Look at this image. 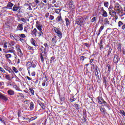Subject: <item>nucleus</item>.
Segmentation results:
<instances>
[{"label": "nucleus", "mask_w": 125, "mask_h": 125, "mask_svg": "<svg viewBox=\"0 0 125 125\" xmlns=\"http://www.w3.org/2000/svg\"><path fill=\"white\" fill-rule=\"evenodd\" d=\"M36 27L40 31L39 32H38V36L39 37H42L43 35V32H42V24L37 22H36Z\"/></svg>", "instance_id": "nucleus-1"}, {"label": "nucleus", "mask_w": 125, "mask_h": 125, "mask_svg": "<svg viewBox=\"0 0 125 125\" xmlns=\"http://www.w3.org/2000/svg\"><path fill=\"white\" fill-rule=\"evenodd\" d=\"M53 32H54L56 33V34L57 35L58 37L60 38V39L62 38V32L61 31H60V29L58 28L54 27L52 28Z\"/></svg>", "instance_id": "nucleus-2"}, {"label": "nucleus", "mask_w": 125, "mask_h": 125, "mask_svg": "<svg viewBox=\"0 0 125 125\" xmlns=\"http://www.w3.org/2000/svg\"><path fill=\"white\" fill-rule=\"evenodd\" d=\"M114 10L118 14H120V13H122V12H123V8H122L120 4H117L114 7Z\"/></svg>", "instance_id": "nucleus-3"}, {"label": "nucleus", "mask_w": 125, "mask_h": 125, "mask_svg": "<svg viewBox=\"0 0 125 125\" xmlns=\"http://www.w3.org/2000/svg\"><path fill=\"white\" fill-rule=\"evenodd\" d=\"M86 20V18H81L80 19H78L77 21V23L78 25H79L80 26H83L84 24V22H85Z\"/></svg>", "instance_id": "nucleus-4"}, {"label": "nucleus", "mask_w": 125, "mask_h": 125, "mask_svg": "<svg viewBox=\"0 0 125 125\" xmlns=\"http://www.w3.org/2000/svg\"><path fill=\"white\" fill-rule=\"evenodd\" d=\"M68 5L69 6L70 9H75V5H74V1L73 0H69L68 2Z\"/></svg>", "instance_id": "nucleus-5"}, {"label": "nucleus", "mask_w": 125, "mask_h": 125, "mask_svg": "<svg viewBox=\"0 0 125 125\" xmlns=\"http://www.w3.org/2000/svg\"><path fill=\"white\" fill-rule=\"evenodd\" d=\"M0 99H1L2 100H3L5 102L8 100L7 97H6L5 95L2 94L1 93H0Z\"/></svg>", "instance_id": "nucleus-6"}, {"label": "nucleus", "mask_w": 125, "mask_h": 125, "mask_svg": "<svg viewBox=\"0 0 125 125\" xmlns=\"http://www.w3.org/2000/svg\"><path fill=\"white\" fill-rule=\"evenodd\" d=\"M15 52L14 47H12V48H10L9 50L5 51V53H14Z\"/></svg>", "instance_id": "nucleus-7"}, {"label": "nucleus", "mask_w": 125, "mask_h": 125, "mask_svg": "<svg viewBox=\"0 0 125 125\" xmlns=\"http://www.w3.org/2000/svg\"><path fill=\"white\" fill-rule=\"evenodd\" d=\"M17 31H23V24H19L17 27Z\"/></svg>", "instance_id": "nucleus-8"}, {"label": "nucleus", "mask_w": 125, "mask_h": 125, "mask_svg": "<svg viewBox=\"0 0 125 125\" xmlns=\"http://www.w3.org/2000/svg\"><path fill=\"white\" fill-rule=\"evenodd\" d=\"M117 13L115 12L114 10L110 11V12H109V14L113 17H116V16H117Z\"/></svg>", "instance_id": "nucleus-9"}, {"label": "nucleus", "mask_w": 125, "mask_h": 125, "mask_svg": "<svg viewBox=\"0 0 125 125\" xmlns=\"http://www.w3.org/2000/svg\"><path fill=\"white\" fill-rule=\"evenodd\" d=\"M113 60L114 63H118L119 62V56L117 55H115Z\"/></svg>", "instance_id": "nucleus-10"}, {"label": "nucleus", "mask_w": 125, "mask_h": 125, "mask_svg": "<svg viewBox=\"0 0 125 125\" xmlns=\"http://www.w3.org/2000/svg\"><path fill=\"white\" fill-rule=\"evenodd\" d=\"M32 35H34L35 36L39 35V32H38V30L36 28H34L33 30H32Z\"/></svg>", "instance_id": "nucleus-11"}, {"label": "nucleus", "mask_w": 125, "mask_h": 125, "mask_svg": "<svg viewBox=\"0 0 125 125\" xmlns=\"http://www.w3.org/2000/svg\"><path fill=\"white\" fill-rule=\"evenodd\" d=\"M98 102L99 104H103V102H104V100L102 97H99L98 98Z\"/></svg>", "instance_id": "nucleus-12"}, {"label": "nucleus", "mask_w": 125, "mask_h": 125, "mask_svg": "<svg viewBox=\"0 0 125 125\" xmlns=\"http://www.w3.org/2000/svg\"><path fill=\"white\" fill-rule=\"evenodd\" d=\"M13 3L11 2H9L7 5V8H9V9H12V6H13Z\"/></svg>", "instance_id": "nucleus-13"}, {"label": "nucleus", "mask_w": 125, "mask_h": 125, "mask_svg": "<svg viewBox=\"0 0 125 125\" xmlns=\"http://www.w3.org/2000/svg\"><path fill=\"white\" fill-rule=\"evenodd\" d=\"M104 25H109L110 24V21L108 20V18H105L104 20Z\"/></svg>", "instance_id": "nucleus-14"}, {"label": "nucleus", "mask_w": 125, "mask_h": 125, "mask_svg": "<svg viewBox=\"0 0 125 125\" xmlns=\"http://www.w3.org/2000/svg\"><path fill=\"white\" fill-rule=\"evenodd\" d=\"M52 42L53 44H55V43H56V42H57V40H56V36H54L52 39Z\"/></svg>", "instance_id": "nucleus-15"}, {"label": "nucleus", "mask_w": 125, "mask_h": 125, "mask_svg": "<svg viewBox=\"0 0 125 125\" xmlns=\"http://www.w3.org/2000/svg\"><path fill=\"white\" fill-rule=\"evenodd\" d=\"M7 93L9 95H14V91L12 90H9L7 91Z\"/></svg>", "instance_id": "nucleus-16"}, {"label": "nucleus", "mask_w": 125, "mask_h": 125, "mask_svg": "<svg viewBox=\"0 0 125 125\" xmlns=\"http://www.w3.org/2000/svg\"><path fill=\"white\" fill-rule=\"evenodd\" d=\"M104 29V25L101 26L99 30V32L98 33L97 35L98 36H99L100 35L101 32H102V30Z\"/></svg>", "instance_id": "nucleus-17"}, {"label": "nucleus", "mask_w": 125, "mask_h": 125, "mask_svg": "<svg viewBox=\"0 0 125 125\" xmlns=\"http://www.w3.org/2000/svg\"><path fill=\"white\" fill-rule=\"evenodd\" d=\"M26 66L27 67V69H30V68H32V62H28L27 63Z\"/></svg>", "instance_id": "nucleus-18"}, {"label": "nucleus", "mask_w": 125, "mask_h": 125, "mask_svg": "<svg viewBox=\"0 0 125 125\" xmlns=\"http://www.w3.org/2000/svg\"><path fill=\"white\" fill-rule=\"evenodd\" d=\"M21 21H22V22H23V23H27V21H28V22L29 21V19H25L23 18H21Z\"/></svg>", "instance_id": "nucleus-19"}, {"label": "nucleus", "mask_w": 125, "mask_h": 125, "mask_svg": "<svg viewBox=\"0 0 125 125\" xmlns=\"http://www.w3.org/2000/svg\"><path fill=\"white\" fill-rule=\"evenodd\" d=\"M0 122L2 124H5V118L4 117H0Z\"/></svg>", "instance_id": "nucleus-20"}, {"label": "nucleus", "mask_w": 125, "mask_h": 125, "mask_svg": "<svg viewBox=\"0 0 125 125\" xmlns=\"http://www.w3.org/2000/svg\"><path fill=\"white\" fill-rule=\"evenodd\" d=\"M65 22H66V25L67 26H68L69 25H70V21L69 20V19L65 18Z\"/></svg>", "instance_id": "nucleus-21"}, {"label": "nucleus", "mask_w": 125, "mask_h": 125, "mask_svg": "<svg viewBox=\"0 0 125 125\" xmlns=\"http://www.w3.org/2000/svg\"><path fill=\"white\" fill-rule=\"evenodd\" d=\"M101 112L102 114H106V109L104 108H101L100 109Z\"/></svg>", "instance_id": "nucleus-22"}, {"label": "nucleus", "mask_w": 125, "mask_h": 125, "mask_svg": "<svg viewBox=\"0 0 125 125\" xmlns=\"http://www.w3.org/2000/svg\"><path fill=\"white\" fill-rule=\"evenodd\" d=\"M5 57L6 59H8L9 58H11V57H12V56L10 54H6V55H5Z\"/></svg>", "instance_id": "nucleus-23"}, {"label": "nucleus", "mask_w": 125, "mask_h": 125, "mask_svg": "<svg viewBox=\"0 0 125 125\" xmlns=\"http://www.w3.org/2000/svg\"><path fill=\"white\" fill-rule=\"evenodd\" d=\"M19 8H20L19 6H14L13 7V11H17V10H18V9H19Z\"/></svg>", "instance_id": "nucleus-24"}, {"label": "nucleus", "mask_w": 125, "mask_h": 125, "mask_svg": "<svg viewBox=\"0 0 125 125\" xmlns=\"http://www.w3.org/2000/svg\"><path fill=\"white\" fill-rule=\"evenodd\" d=\"M31 42L33 44V45H34V46H36V41L34 39L31 38Z\"/></svg>", "instance_id": "nucleus-25"}, {"label": "nucleus", "mask_w": 125, "mask_h": 125, "mask_svg": "<svg viewBox=\"0 0 125 125\" xmlns=\"http://www.w3.org/2000/svg\"><path fill=\"white\" fill-rule=\"evenodd\" d=\"M39 105H40L43 110H44L45 109V106H44V104L40 103L39 104Z\"/></svg>", "instance_id": "nucleus-26"}, {"label": "nucleus", "mask_w": 125, "mask_h": 125, "mask_svg": "<svg viewBox=\"0 0 125 125\" xmlns=\"http://www.w3.org/2000/svg\"><path fill=\"white\" fill-rule=\"evenodd\" d=\"M103 16L104 17H107L108 16V14L107 13V12L106 11H104L103 12Z\"/></svg>", "instance_id": "nucleus-27"}, {"label": "nucleus", "mask_w": 125, "mask_h": 125, "mask_svg": "<svg viewBox=\"0 0 125 125\" xmlns=\"http://www.w3.org/2000/svg\"><path fill=\"white\" fill-rule=\"evenodd\" d=\"M29 90H30L31 94H32V95H35V91H34V89H33V88H29Z\"/></svg>", "instance_id": "nucleus-28"}, {"label": "nucleus", "mask_w": 125, "mask_h": 125, "mask_svg": "<svg viewBox=\"0 0 125 125\" xmlns=\"http://www.w3.org/2000/svg\"><path fill=\"white\" fill-rule=\"evenodd\" d=\"M5 79L6 80H8V81H11V78L10 77V76L7 75L5 76Z\"/></svg>", "instance_id": "nucleus-29"}, {"label": "nucleus", "mask_w": 125, "mask_h": 125, "mask_svg": "<svg viewBox=\"0 0 125 125\" xmlns=\"http://www.w3.org/2000/svg\"><path fill=\"white\" fill-rule=\"evenodd\" d=\"M34 106L35 105H34V103H33V102H31L30 103V108L31 109V110H33V109H34Z\"/></svg>", "instance_id": "nucleus-30"}, {"label": "nucleus", "mask_w": 125, "mask_h": 125, "mask_svg": "<svg viewBox=\"0 0 125 125\" xmlns=\"http://www.w3.org/2000/svg\"><path fill=\"white\" fill-rule=\"evenodd\" d=\"M104 6L108 8V7L109 6V2H108L107 1H105L104 2Z\"/></svg>", "instance_id": "nucleus-31"}, {"label": "nucleus", "mask_w": 125, "mask_h": 125, "mask_svg": "<svg viewBox=\"0 0 125 125\" xmlns=\"http://www.w3.org/2000/svg\"><path fill=\"white\" fill-rule=\"evenodd\" d=\"M16 95L17 96V97H22L23 94L20 93H16Z\"/></svg>", "instance_id": "nucleus-32"}, {"label": "nucleus", "mask_w": 125, "mask_h": 125, "mask_svg": "<svg viewBox=\"0 0 125 125\" xmlns=\"http://www.w3.org/2000/svg\"><path fill=\"white\" fill-rule=\"evenodd\" d=\"M9 45H10V46H13L15 45V43L13 41H11L9 42Z\"/></svg>", "instance_id": "nucleus-33"}, {"label": "nucleus", "mask_w": 125, "mask_h": 125, "mask_svg": "<svg viewBox=\"0 0 125 125\" xmlns=\"http://www.w3.org/2000/svg\"><path fill=\"white\" fill-rule=\"evenodd\" d=\"M17 51L20 55H23V53H22V51H21V49H18V50H17Z\"/></svg>", "instance_id": "nucleus-34"}, {"label": "nucleus", "mask_w": 125, "mask_h": 125, "mask_svg": "<svg viewBox=\"0 0 125 125\" xmlns=\"http://www.w3.org/2000/svg\"><path fill=\"white\" fill-rule=\"evenodd\" d=\"M37 117L36 116H34V117H31L29 119V121H35V120H36L37 119Z\"/></svg>", "instance_id": "nucleus-35"}, {"label": "nucleus", "mask_w": 125, "mask_h": 125, "mask_svg": "<svg viewBox=\"0 0 125 125\" xmlns=\"http://www.w3.org/2000/svg\"><path fill=\"white\" fill-rule=\"evenodd\" d=\"M3 46L4 48H5V49H6V48H7V42H4Z\"/></svg>", "instance_id": "nucleus-36"}, {"label": "nucleus", "mask_w": 125, "mask_h": 125, "mask_svg": "<svg viewBox=\"0 0 125 125\" xmlns=\"http://www.w3.org/2000/svg\"><path fill=\"white\" fill-rule=\"evenodd\" d=\"M123 25H124V23H123V22H122L121 21H119L118 22L119 27H122V26H123Z\"/></svg>", "instance_id": "nucleus-37"}, {"label": "nucleus", "mask_w": 125, "mask_h": 125, "mask_svg": "<svg viewBox=\"0 0 125 125\" xmlns=\"http://www.w3.org/2000/svg\"><path fill=\"white\" fill-rule=\"evenodd\" d=\"M44 46H45L44 50H46L47 48H48V45L47 44V43H44Z\"/></svg>", "instance_id": "nucleus-38"}, {"label": "nucleus", "mask_w": 125, "mask_h": 125, "mask_svg": "<svg viewBox=\"0 0 125 125\" xmlns=\"http://www.w3.org/2000/svg\"><path fill=\"white\" fill-rule=\"evenodd\" d=\"M95 21H96V17H93V18L92 19V20H91V22L92 23H93V22H95Z\"/></svg>", "instance_id": "nucleus-39"}, {"label": "nucleus", "mask_w": 125, "mask_h": 125, "mask_svg": "<svg viewBox=\"0 0 125 125\" xmlns=\"http://www.w3.org/2000/svg\"><path fill=\"white\" fill-rule=\"evenodd\" d=\"M13 71L15 72V73H18V70H17V69L16 68H15V67H13Z\"/></svg>", "instance_id": "nucleus-40"}, {"label": "nucleus", "mask_w": 125, "mask_h": 125, "mask_svg": "<svg viewBox=\"0 0 125 125\" xmlns=\"http://www.w3.org/2000/svg\"><path fill=\"white\" fill-rule=\"evenodd\" d=\"M54 59H55V58H54V57H52L50 61V63H52L53 61H54Z\"/></svg>", "instance_id": "nucleus-41"}, {"label": "nucleus", "mask_w": 125, "mask_h": 125, "mask_svg": "<svg viewBox=\"0 0 125 125\" xmlns=\"http://www.w3.org/2000/svg\"><path fill=\"white\" fill-rule=\"evenodd\" d=\"M31 68H36V64L34 63V62H31Z\"/></svg>", "instance_id": "nucleus-42"}, {"label": "nucleus", "mask_w": 125, "mask_h": 125, "mask_svg": "<svg viewBox=\"0 0 125 125\" xmlns=\"http://www.w3.org/2000/svg\"><path fill=\"white\" fill-rule=\"evenodd\" d=\"M97 68H98V66H96V72H95V76H97L98 75V71L97 70Z\"/></svg>", "instance_id": "nucleus-43"}, {"label": "nucleus", "mask_w": 125, "mask_h": 125, "mask_svg": "<svg viewBox=\"0 0 125 125\" xmlns=\"http://www.w3.org/2000/svg\"><path fill=\"white\" fill-rule=\"evenodd\" d=\"M49 19L50 20H54V16H52V15H50Z\"/></svg>", "instance_id": "nucleus-44"}, {"label": "nucleus", "mask_w": 125, "mask_h": 125, "mask_svg": "<svg viewBox=\"0 0 125 125\" xmlns=\"http://www.w3.org/2000/svg\"><path fill=\"white\" fill-rule=\"evenodd\" d=\"M60 11H61V10H60V9L55 10L56 13H57L58 14H59V13H60Z\"/></svg>", "instance_id": "nucleus-45"}, {"label": "nucleus", "mask_w": 125, "mask_h": 125, "mask_svg": "<svg viewBox=\"0 0 125 125\" xmlns=\"http://www.w3.org/2000/svg\"><path fill=\"white\" fill-rule=\"evenodd\" d=\"M24 32H25L26 34H28V28L27 27H24Z\"/></svg>", "instance_id": "nucleus-46"}, {"label": "nucleus", "mask_w": 125, "mask_h": 125, "mask_svg": "<svg viewBox=\"0 0 125 125\" xmlns=\"http://www.w3.org/2000/svg\"><path fill=\"white\" fill-rule=\"evenodd\" d=\"M41 0V3H42L43 4H44V3H46L47 2V1H46V0Z\"/></svg>", "instance_id": "nucleus-47"}, {"label": "nucleus", "mask_w": 125, "mask_h": 125, "mask_svg": "<svg viewBox=\"0 0 125 125\" xmlns=\"http://www.w3.org/2000/svg\"><path fill=\"white\" fill-rule=\"evenodd\" d=\"M0 71L2 73H5V70H4V69H3V68L1 67H0Z\"/></svg>", "instance_id": "nucleus-48"}, {"label": "nucleus", "mask_w": 125, "mask_h": 125, "mask_svg": "<svg viewBox=\"0 0 125 125\" xmlns=\"http://www.w3.org/2000/svg\"><path fill=\"white\" fill-rule=\"evenodd\" d=\"M15 47H16L17 50H18V49H20V46L18 44H16L15 45Z\"/></svg>", "instance_id": "nucleus-49"}, {"label": "nucleus", "mask_w": 125, "mask_h": 125, "mask_svg": "<svg viewBox=\"0 0 125 125\" xmlns=\"http://www.w3.org/2000/svg\"><path fill=\"white\" fill-rule=\"evenodd\" d=\"M20 37H21V38H26V36H25L24 34H20Z\"/></svg>", "instance_id": "nucleus-50"}, {"label": "nucleus", "mask_w": 125, "mask_h": 125, "mask_svg": "<svg viewBox=\"0 0 125 125\" xmlns=\"http://www.w3.org/2000/svg\"><path fill=\"white\" fill-rule=\"evenodd\" d=\"M58 21H61L62 20V18L61 17V16L58 17L57 18Z\"/></svg>", "instance_id": "nucleus-51"}, {"label": "nucleus", "mask_w": 125, "mask_h": 125, "mask_svg": "<svg viewBox=\"0 0 125 125\" xmlns=\"http://www.w3.org/2000/svg\"><path fill=\"white\" fill-rule=\"evenodd\" d=\"M103 104H104V106H106V107H108V104L104 101Z\"/></svg>", "instance_id": "nucleus-52"}, {"label": "nucleus", "mask_w": 125, "mask_h": 125, "mask_svg": "<svg viewBox=\"0 0 125 125\" xmlns=\"http://www.w3.org/2000/svg\"><path fill=\"white\" fill-rule=\"evenodd\" d=\"M41 59L42 60V62H44V59L43 58V57L42 56V55L41 54Z\"/></svg>", "instance_id": "nucleus-53"}, {"label": "nucleus", "mask_w": 125, "mask_h": 125, "mask_svg": "<svg viewBox=\"0 0 125 125\" xmlns=\"http://www.w3.org/2000/svg\"><path fill=\"white\" fill-rule=\"evenodd\" d=\"M112 48L110 47L108 50V54H111V52H112Z\"/></svg>", "instance_id": "nucleus-54"}, {"label": "nucleus", "mask_w": 125, "mask_h": 125, "mask_svg": "<svg viewBox=\"0 0 125 125\" xmlns=\"http://www.w3.org/2000/svg\"><path fill=\"white\" fill-rule=\"evenodd\" d=\"M121 114H122L123 116H125V112L124 110L121 111Z\"/></svg>", "instance_id": "nucleus-55"}, {"label": "nucleus", "mask_w": 125, "mask_h": 125, "mask_svg": "<svg viewBox=\"0 0 125 125\" xmlns=\"http://www.w3.org/2000/svg\"><path fill=\"white\" fill-rule=\"evenodd\" d=\"M46 18H48V16H49V13H46L45 15Z\"/></svg>", "instance_id": "nucleus-56"}, {"label": "nucleus", "mask_w": 125, "mask_h": 125, "mask_svg": "<svg viewBox=\"0 0 125 125\" xmlns=\"http://www.w3.org/2000/svg\"><path fill=\"white\" fill-rule=\"evenodd\" d=\"M27 48L29 49V50H33V47L30 46H27Z\"/></svg>", "instance_id": "nucleus-57"}, {"label": "nucleus", "mask_w": 125, "mask_h": 125, "mask_svg": "<svg viewBox=\"0 0 125 125\" xmlns=\"http://www.w3.org/2000/svg\"><path fill=\"white\" fill-rule=\"evenodd\" d=\"M84 45H85V46H86L87 47H89V44L87 43H84Z\"/></svg>", "instance_id": "nucleus-58"}, {"label": "nucleus", "mask_w": 125, "mask_h": 125, "mask_svg": "<svg viewBox=\"0 0 125 125\" xmlns=\"http://www.w3.org/2000/svg\"><path fill=\"white\" fill-rule=\"evenodd\" d=\"M81 60H82V61H83L84 60V56H81L80 57Z\"/></svg>", "instance_id": "nucleus-59"}, {"label": "nucleus", "mask_w": 125, "mask_h": 125, "mask_svg": "<svg viewBox=\"0 0 125 125\" xmlns=\"http://www.w3.org/2000/svg\"><path fill=\"white\" fill-rule=\"evenodd\" d=\"M31 75L33 77H35V76H36V72H33L32 73H31Z\"/></svg>", "instance_id": "nucleus-60"}, {"label": "nucleus", "mask_w": 125, "mask_h": 125, "mask_svg": "<svg viewBox=\"0 0 125 125\" xmlns=\"http://www.w3.org/2000/svg\"><path fill=\"white\" fill-rule=\"evenodd\" d=\"M42 86H45V81H43L42 83Z\"/></svg>", "instance_id": "nucleus-61"}, {"label": "nucleus", "mask_w": 125, "mask_h": 125, "mask_svg": "<svg viewBox=\"0 0 125 125\" xmlns=\"http://www.w3.org/2000/svg\"><path fill=\"white\" fill-rule=\"evenodd\" d=\"M108 10L110 12V11H112L113 10H112V7L110 6L109 8H108Z\"/></svg>", "instance_id": "nucleus-62"}, {"label": "nucleus", "mask_w": 125, "mask_h": 125, "mask_svg": "<svg viewBox=\"0 0 125 125\" xmlns=\"http://www.w3.org/2000/svg\"><path fill=\"white\" fill-rule=\"evenodd\" d=\"M35 2H36V4H38V3L40 2V1H39L38 0H35Z\"/></svg>", "instance_id": "nucleus-63"}, {"label": "nucleus", "mask_w": 125, "mask_h": 125, "mask_svg": "<svg viewBox=\"0 0 125 125\" xmlns=\"http://www.w3.org/2000/svg\"><path fill=\"white\" fill-rule=\"evenodd\" d=\"M122 30H125V24L123 25L122 27Z\"/></svg>", "instance_id": "nucleus-64"}]
</instances>
